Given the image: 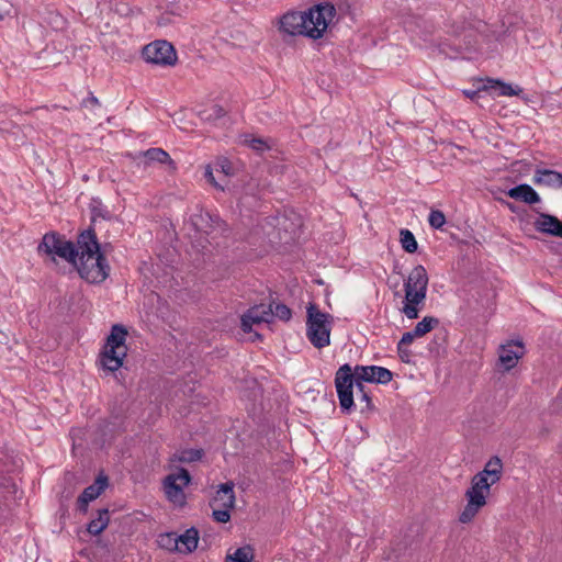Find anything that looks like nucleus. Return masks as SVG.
I'll list each match as a JSON object with an SVG mask.
<instances>
[{
	"instance_id": "nucleus-32",
	"label": "nucleus",
	"mask_w": 562,
	"mask_h": 562,
	"mask_svg": "<svg viewBox=\"0 0 562 562\" xmlns=\"http://www.w3.org/2000/svg\"><path fill=\"white\" fill-rule=\"evenodd\" d=\"M415 338H418L417 335H414V329L411 331H406L403 334L401 340L397 344V351L402 352L404 347H408Z\"/></svg>"
},
{
	"instance_id": "nucleus-27",
	"label": "nucleus",
	"mask_w": 562,
	"mask_h": 562,
	"mask_svg": "<svg viewBox=\"0 0 562 562\" xmlns=\"http://www.w3.org/2000/svg\"><path fill=\"white\" fill-rule=\"evenodd\" d=\"M428 223L432 228L440 229L446 224V216L439 210H432L428 216Z\"/></svg>"
},
{
	"instance_id": "nucleus-40",
	"label": "nucleus",
	"mask_w": 562,
	"mask_h": 562,
	"mask_svg": "<svg viewBox=\"0 0 562 562\" xmlns=\"http://www.w3.org/2000/svg\"><path fill=\"white\" fill-rule=\"evenodd\" d=\"M54 19L56 20V22H60L61 24L64 23L61 16H59L58 14H55Z\"/></svg>"
},
{
	"instance_id": "nucleus-37",
	"label": "nucleus",
	"mask_w": 562,
	"mask_h": 562,
	"mask_svg": "<svg viewBox=\"0 0 562 562\" xmlns=\"http://www.w3.org/2000/svg\"><path fill=\"white\" fill-rule=\"evenodd\" d=\"M9 14H10L9 5H5V8L0 9V21H2Z\"/></svg>"
},
{
	"instance_id": "nucleus-26",
	"label": "nucleus",
	"mask_w": 562,
	"mask_h": 562,
	"mask_svg": "<svg viewBox=\"0 0 562 562\" xmlns=\"http://www.w3.org/2000/svg\"><path fill=\"white\" fill-rule=\"evenodd\" d=\"M214 172H215V169H214L213 165H206L204 168V178L213 188H215L216 190H220V191H224L226 188L225 183H223V181H221V177L218 175H217V177H215Z\"/></svg>"
},
{
	"instance_id": "nucleus-22",
	"label": "nucleus",
	"mask_w": 562,
	"mask_h": 562,
	"mask_svg": "<svg viewBox=\"0 0 562 562\" xmlns=\"http://www.w3.org/2000/svg\"><path fill=\"white\" fill-rule=\"evenodd\" d=\"M254 560V550L250 546L236 549L233 553L227 554L225 562H251Z\"/></svg>"
},
{
	"instance_id": "nucleus-16",
	"label": "nucleus",
	"mask_w": 562,
	"mask_h": 562,
	"mask_svg": "<svg viewBox=\"0 0 562 562\" xmlns=\"http://www.w3.org/2000/svg\"><path fill=\"white\" fill-rule=\"evenodd\" d=\"M138 157H143L145 159V166L157 162L160 165H167L172 170L177 168L176 162L170 157V155L159 147H153L145 151H139Z\"/></svg>"
},
{
	"instance_id": "nucleus-25",
	"label": "nucleus",
	"mask_w": 562,
	"mask_h": 562,
	"mask_svg": "<svg viewBox=\"0 0 562 562\" xmlns=\"http://www.w3.org/2000/svg\"><path fill=\"white\" fill-rule=\"evenodd\" d=\"M400 236H401L400 241H401L402 248L405 251L413 254L417 250L418 245H417L416 238L409 229H406V228L401 229Z\"/></svg>"
},
{
	"instance_id": "nucleus-5",
	"label": "nucleus",
	"mask_w": 562,
	"mask_h": 562,
	"mask_svg": "<svg viewBox=\"0 0 562 562\" xmlns=\"http://www.w3.org/2000/svg\"><path fill=\"white\" fill-rule=\"evenodd\" d=\"M428 281V273L422 265L416 266L409 272L404 282L405 304L402 310L407 318L418 317V305L423 304L426 299Z\"/></svg>"
},
{
	"instance_id": "nucleus-28",
	"label": "nucleus",
	"mask_w": 562,
	"mask_h": 562,
	"mask_svg": "<svg viewBox=\"0 0 562 562\" xmlns=\"http://www.w3.org/2000/svg\"><path fill=\"white\" fill-rule=\"evenodd\" d=\"M493 82L498 86L499 95L513 97L518 95L520 92H522V89L519 87L514 88L512 85L502 82L499 80H495Z\"/></svg>"
},
{
	"instance_id": "nucleus-19",
	"label": "nucleus",
	"mask_w": 562,
	"mask_h": 562,
	"mask_svg": "<svg viewBox=\"0 0 562 562\" xmlns=\"http://www.w3.org/2000/svg\"><path fill=\"white\" fill-rule=\"evenodd\" d=\"M561 223L562 222L553 215L540 213L535 221V227L538 232L555 236L559 227H561Z\"/></svg>"
},
{
	"instance_id": "nucleus-11",
	"label": "nucleus",
	"mask_w": 562,
	"mask_h": 562,
	"mask_svg": "<svg viewBox=\"0 0 562 562\" xmlns=\"http://www.w3.org/2000/svg\"><path fill=\"white\" fill-rule=\"evenodd\" d=\"M525 355V346L520 340H510L498 348V362L504 371L514 369Z\"/></svg>"
},
{
	"instance_id": "nucleus-36",
	"label": "nucleus",
	"mask_w": 562,
	"mask_h": 562,
	"mask_svg": "<svg viewBox=\"0 0 562 562\" xmlns=\"http://www.w3.org/2000/svg\"><path fill=\"white\" fill-rule=\"evenodd\" d=\"M213 112L216 117H222L225 114L224 110L218 105L213 106Z\"/></svg>"
},
{
	"instance_id": "nucleus-31",
	"label": "nucleus",
	"mask_w": 562,
	"mask_h": 562,
	"mask_svg": "<svg viewBox=\"0 0 562 562\" xmlns=\"http://www.w3.org/2000/svg\"><path fill=\"white\" fill-rule=\"evenodd\" d=\"M212 507H213L212 516H213L215 521L223 522V524L229 521V519H231L229 512H231L232 508L215 507V506H212Z\"/></svg>"
},
{
	"instance_id": "nucleus-35",
	"label": "nucleus",
	"mask_w": 562,
	"mask_h": 562,
	"mask_svg": "<svg viewBox=\"0 0 562 562\" xmlns=\"http://www.w3.org/2000/svg\"><path fill=\"white\" fill-rule=\"evenodd\" d=\"M398 355L403 361H408L411 351L407 349V347H404V350L402 352H398Z\"/></svg>"
},
{
	"instance_id": "nucleus-4",
	"label": "nucleus",
	"mask_w": 562,
	"mask_h": 562,
	"mask_svg": "<svg viewBox=\"0 0 562 562\" xmlns=\"http://www.w3.org/2000/svg\"><path fill=\"white\" fill-rule=\"evenodd\" d=\"M76 266L82 279L89 283H101L109 277L110 267L100 251V245L92 229L78 237Z\"/></svg>"
},
{
	"instance_id": "nucleus-42",
	"label": "nucleus",
	"mask_w": 562,
	"mask_h": 562,
	"mask_svg": "<svg viewBox=\"0 0 562 562\" xmlns=\"http://www.w3.org/2000/svg\"><path fill=\"white\" fill-rule=\"evenodd\" d=\"M255 338H256V339H260V338H261L260 334L255 333Z\"/></svg>"
},
{
	"instance_id": "nucleus-13",
	"label": "nucleus",
	"mask_w": 562,
	"mask_h": 562,
	"mask_svg": "<svg viewBox=\"0 0 562 562\" xmlns=\"http://www.w3.org/2000/svg\"><path fill=\"white\" fill-rule=\"evenodd\" d=\"M272 319V304H259L250 307L241 316V329L251 333L252 325L269 323Z\"/></svg>"
},
{
	"instance_id": "nucleus-23",
	"label": "nucleus",
	"mask_w": 562,
	"mask_h": 562,
	"mask_svg": "<svg viewBox=\"0 0 562 562\" xmlns=\"http://www.w3.org/2000/svg\"><path fill=\"white\" fill-rule=\"evenodd\" d=\"M213 167L215 172L221 177V181L225 183V187L228 183V177L233 172V167L231 161L227 158H220L214 164Z\"/></svg>"
},
{
	"instance_id": "nucleus-2",
	"label": "nucleus",
	"mask_w": 562,
	"mask_h": 562,
	"mask_svg": "<svg viewBox=\"0 0 562 562\" xmlns=\"http://www.w3.org/2000/svg\"><path fill=\"white\" fill-rule=\"evenodd\" d=\"M335 14L334 5L321 3L307 11H289L279 21V30L286 35H303L313 40L323 37Z\"/></svg>"
},
{
	"instance_id": "nucleus-41",
	"label": "nucleus",
	"mask_w": 562,
	"mask_h": 562,
	"mask_svg": "<svg viewBox=\"0 0 562 562\" xmlns=\"http://www.w3.org/2000/svg\"><path fill=\"white\" fill-rule=\"evenodd\" d=\"M555 236H558V237H561V238H562V223H561V227H559L558 233H557V235H555Z\"/></svg>"
},
{
	"instance_id": "nucleus-10",
	"label": "nucleus",
	"mask_w": 562,
	"mask_h": 562,
	"mask_svg": "<svg viewBox=\"0 0 562 562\" xmlns=\"http://www.w3.org/2000/svg\"><path fill=\"white\" fill-rule=\"evenodd\" d=\"M143 58L150 64L173 66L177 63V53L167 41H155L143 48Z\"/></svg>"
},
{
	"instance_id": "nucleus-1",
	"label": "nucleus",
	"mask_w": 562,
	"mask_h": 562,
	"mask_svg": "<svg viewBox=\"0 0 562 562\" xmlns=\"http://www.w3.org/2000/svg\"><path fill=\"white\" fill-rule=\"evenodd\" d=\"M393 379V373L379 366H356L352 368L345 363L336 371L335 386L339 405L344 411H350L353 406V385L359 392L363 391V382L387 384Z\"/></svg>"
},
{
	"instance_id": "nucleus-30",
	"label": "nucleus",
	"mask_w": 562,
	"mask_h": 562,
	"mask_svg": "<svg viewBox=\"0 0 562 562\" xmlns=\"http://www.w3.org/2000/svg\"><path fill=\"white\" fill-rule=\"evenodd\" d=\"M277 316L281 321H289L292 316L291 310L281 303H277L274 307L272 306V317Z\"/></svg>"
},
{
	"instance_id": "nucleus-18",
	"label": "nucleus",
	"mask_w": 562,
	"mask_h": 562,
	"mask_svg": "<svg viewBox=\"0 0 562 562\" xmlns=\"http://www.w3.org/2000/svg\"><path fill=\"white\" fill-rule=\"evenodd\" d=\"M212 506L233 508L235 505L234 483L221 484L212 501Z\"/></svg>"
},
{
	"instance_id": "nucleus-3",
	"label": "nucleus",
	"mask_w": 562,
	"mask_h": 562,
	"mask_svg": "<svg viewBox=\"0 0 562 562\" xmlns=\"http://www.w3.org/2000/svg\"><path fill=\"white\" fill-rule=\"evenodd\" d=\"M502 473L503 462L497 456H494L485 463L484 469L472 477L471 486L465 492L468 503L459 515L460 522L472 521L480 509L486 505L491 486L501 480Z\"/></svg>"
},
{
	"instance_id": "nucleus-34",
	"label": "nucleus",
	"mask_w": 562,
	"mask_h": 562,
	"mask_svg": "<svg viewBox=\"0 0 562 562\" xmlns=\"http://www.w3.org/2000/svg\"><path fill=\"white\" fill-rule=\"evenodd\" d=\"M83 106L90 108V106H99L100 102L97 97L93 95V93H89V95L83 99L82 101Z\"/></svg>"
},
{
	"instance_id": "nucleus-8",
	"label": "nucleus",
	"mask_w": 562,
	"mask_h": 562,
	"mask_svg": "<svg viewBox=\"0 0 562 562\" xmlns=\"http://www.w3.org/2000/svg\"><path fill=\"white\" fill-rule=\"evenodd\" d=\"M37 252L49 257L53 262L56 261V257H59L68 262L76 263L78 256L75 245L54 232L43 236L42 241L37 246Z\"/></svg>"
},
{
	"instance_id": "nucleus-24",
	"label": "nucleus",
	"mask_w": 562,
	"mask_h": 562,
	"mask_svg": "<svg viewBox=\"0 0 562 562\" xmlns=\"http://www.w3.org/2000/svg\"><path fill=\"white\" fill-rule=\"evenodd\" d=\"M439 324V319L432 316H426L420 322L416 324L414 327V335L417 337H423L427 333H429L432 328H435Z\"/></svg>"
},
{
	"instance_id": "nucleus-7",
	"label": "nucleus",
	"mask_w": 562,
	"mask_h": 562,
	"mask_svg": "<svg viewBox=\"0 0 562 562\" xmlns=\"http://www.w3.org/2000/svg\"><path fill=\"white\" fill-rule=\"evenodd\" d=\"M306 313V337L317 349L328 346L330 344L331 316L319 311L315 304H310Z\"/></svg>"
},
{
	"instance_id": "nucleus-12",
	"label": "nucleus",
	"mask_w": 562,
	"mask_h": 562,
	"mask_svg": "<svg viewBox=\"0 0 562 562\" xmlns=\"http://www.w3.org/2000/svg\"><path fill=\"white\" fill-rule=\"evenodd\" d=\"M161 542L164 547L173 544L175 549L179 552L189 553L198 547L199 532L195 528H190L180 536H177L176 533H168L162 537Z\"/></svg>"
},
{
	"instance_id": "nucleus-38",
	"label": "nucleus",
	"mask_w": 562,
	"mask_h": 562,
	"mask_svg": "<svg viewBox=\"0 0 562 562\" xmlns=\"http://www.w3.org/2000/svg\"><path fill=\"white\" fill-rule=\"evenodd\" d=\"M463 93L465 94V97L470 98V99H474L479 91H475V90H464Z\"/></svg>"
},
{
	"instance_id": "nucleus-33",
	"label": "nucleus",
	"mask_w": 562,
	"mask_h": 562,
	"mask_svg": "<svg viewBox=\"0 0 562 562\" xmlns=\"http://www.w3.org/2000/svg\"><path fill=\"white\" fill-rule=\"evenodd\" d=\"M246 143L248 146L257 151H265L268 149L267 143L261 138L251 137L249 139H246Z\"/></svg>"
},
{
	"instance_id": "nucleus-20",
	"label": "nucleus",
	"mask_w": 562,
	"mask_h": 562,
	"mask_svg": "<svg viewBox=\"0 0 562 562\" xmlns=\"http://www.w3.org/2000/svg\"><path fill=\"white\" fill-rule=\"evenodd\" d=\"M110 521V514L106 508L98 510V517L92 519L88 524V532L97 536L100 535L109 525Z\"/></svg>"
},
{
	"instance_id": "nucleus-39",
	"label": "nucleus",
	"mask_w": 562,
	"mask_h": 562,
	"mask_svg": "<svg viewBox=\"0 0 562 562\" xmlns=\"http://www.w3.org/2000/svg\"><path fill=\"white\" fill-rule=\"evenodd\" d=\"M360 394H361V400L364 401L369 405L370 397H369L368 393L363 390L362 392H360Z\"/></svg>"
},
{
	"instance_id": "nucleus-15",
	"label": "nucleus",
	"mask_w": 562,
	"mask_h": 562,
	"mask_svg": "<svg viewBox=\"0 0 562 562\" xmlns=\"http://www.w3.org/2000/svg\"><path fill=\"white\" fill-rule=\"evenodd\" d=\"M532 182L538 187L560 189L562 188V173L551 169L537 168Z\"/></svg>"
},
{
	"instance_id": "nucleus-6",
	"label": "nucleus",
	"mask_w": 562,
	"mask_h": 562,
	"mask_svg": "<svg viewBox=\"0 0 562 562\" xmlns=\"http://www.w3.org/2000/svg\"><path fill=\"white\" fill-rule=\"evenodd\" d=\"M126 337L127 330L123 325L115 324L112 326L101 352V363L105 370L114 372L123 366L127 355Z\"/></svg>"
},
{
	"instance_id": "nucleus-17",
	"label": "nucleus",
	"mask_w": 562,
	"mask_h": 562,
	"mask_svg": "<svg viewBox=\"0 0 562 562\" xmlns=\"http://www.w3.org/2000/svg\"><path fill=\"white\" fill-rule=\"evenodd\" d=\"M507 195L510 199H514L516 201H520V202H524V203L530 204V205L539 203L541 201L540 195L536 192V190L527 183H522V184L516 186L514 188H510L507 191Z\"/></svg>"
},
{
	"instance_id": "nucleus-29",
	"label": "nucleus",
	"mask_w": 562,
	"mask_h": 562,
	"mask_svg": "<svg viewBox=\"0 0 562 562\" xmlns=\"http://www.w3.org/2000/svg\"><path fill=\"white\" fill-rule=\"evenodd\" d=\"M204 217H207L211 221L210 229L205 228L203 232L207 235L212 234L214 229L225 231V224L218 216H212L209 213L205 215H200V218L203 221Z\"/></svg>"
},
{
	"instance_id": "nucleus-9",
	"label": "nucleus",
	"mask_w": 562,
	"mask_h": 562,
	"mask_svg": "<svg viewBox=\"0 0 562 562\" xmlns=\"http://www.w3.org/2000/svg\"><path fill=\"white\" fill-rule=\"evenodd\" d=\"M190 482L191 475L183 468H178L175 472L168 474L162 481L166 498L176 507H183L187 504L184 488Z\"/></svg>"
},
{
	"instance_id": "nucleus-14",
	"label": "nucleus",
	"mask_w": 562,
	"mask_h": 562,
	"mask_svg": "<svg viewBox=\"0 0 562 562\" xmlns=\"http://www.w3.org/2000/svg\"><path fill=\"white\" fill-rule=\"evenodd\" d=\"M108 486V477L100 475L95 482L83 490L78 497V509L86 512L90 502L95 499Z\"/></svg>"
},
{
	"instance_id": "nucleus-21",
	"label": "nucleus",
	"mask_w": 562,
	"mask_h": 562,
	"mask_svg": "<svg viewBox=\"0 0 562 562\" xmlns=\"http://www.w3.org/2000/svg\"><path fill=\"white\" fill-rule=\"evenodd\" d=\"M202 458V450H196V449H188V450H183L179 453H175L169 462V468L172 469L175 467V463L176 462H181V463H189V462H193V461H198Z\"/></svg>"
}]
</instances>
